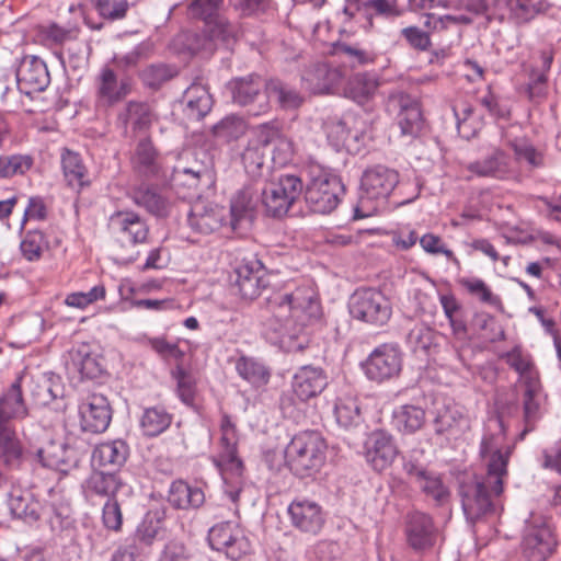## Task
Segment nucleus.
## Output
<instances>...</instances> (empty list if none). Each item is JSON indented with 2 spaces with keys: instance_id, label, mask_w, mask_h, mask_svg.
Masks as SVG:
<instances>
[{
  "instance_id": "nucleus-1",
  "label": "nucleus",
  "mask_w": 561,
  "mask_h": 561,
  "mask_svg": "<svg viewBox=\"0 0 561 561\" xmlns=\"http://www.w3.org/2000/svg\"><path fill=\"white\" fill-rule=\"evenodd\" d=\"M266 301L270 313L263 323L266 340L286 352L302 350L305 329L319 313L314 290L298 286L294 290L274 293Z\"/></svg>"
},
{
  "instance_id": "nucleus-2",
  "label": "nucleus",
  "mask_w": 561,
  "mask_h": 561,
  "mask_svg": "<svg viewBox=\"0 0 561 561\" xmlns=\"http://www.w3.org/2000/svg\"><path fill=\"white\" fill-rule=\"evenodd\" d=\"M327 444L319 432L297 433L285 448V461L298 477H310L318 472L325 461Z\"/></svg>"
},
{
  "instance_id": "nucleus-3",
  "label": "nucleus",
  "mask_w": 561,
  "mask_h": 561,
  "mask_svg": "<svg viewBox=\"0 0 561 561\" xmlns=\"http://www.w3.org/2000/svg\"><path fill=\"white\" fill-rule=\"evenodd\" d=\"M261 203L270 217L285 216L304 190V184L297 175L273 173L271 178L257 181Z\"/></svg>"
},
{
  "instance_id": "nucleus-4",
  "label": "nucleus",
  "mask_w": 561,
  "mask_h": 561,
  "mask_svg": "<svg viewBox=\"0 0 561 561\" xmlns=\"http://www.w3.org/2000/svg\"><path fill=\"white\" fill-rule=\"evenodd\" d=\"M505 479H500V490L495 489L494 479H490L488 472L460 484L459 495L467 520L476 523L495 512V500L503 492Z\"/></svg>"
},
{
  "instance_id": "nucleus-5",
  "label": "nucleus",
  "mask_w": 561,
  "mask_h": 561,
  "mask_svg": "<svg viewBox=\"0 0 561 561\" xmlns=\"http://www.w3.org/2000/svg\"><path fill=\"white\" fill-rule=\"evenodd\" d=\"M480 457L490 479H494L495 489L500 490V479L507 478L510 448L505 445V426L501 416L489 419L480 444Z\"/></svg>"
},
{
  "instance_id": "nucleus-6",
  "label": "nucleus",
  "mask_w": 561,
  "mask_h": 561,
  "mask_svg": "<svg viewBox=\"0 0 561 561\" xmlns=\"http://www.w3.org/2000/svg\"><path fill=\"white\" fill-rule=\"evenodd\" d=\"M344 192L345 186L337 175L321 168H312L305 199L313 213L330 214L340 204Z\"/></svg>"
},
{
  "instance_id": "nucleus-7",
  "label": "nucleus",
  "mask_w": 561,
  "mask_h": 561,
  "mask_svg": "<svg viewBox=\"0 0 561 561\" xmlns=\"http://www.w3.org/2000/svg\"><path fill=\"white\" fill-rule=\"evenodd\" d=\"M240 34V26L237 22L229 21L221 12L207 22L203 34L190 33L186 34V39L190 42L187 48L191 53L197 54L201 51L213 53L217 44H226L234 42Z\"/></svg>"
},
{
  "instance_id": "nucleus-8",
  "label": "nucleus",
  "mask_w": 561,
  "mask_h": 561,
  "mask_svg": "<svg viewBox=\"0 0 561 561\" xmlns=\"http://www.w3.org/2000/svg\"><path fill=\"white\" fill-rule=\"evenodd\" d=\"M232 100L236 104L247 107L252 116L267 113L270 110L267 81L259 75L234 78L229 82Z\"/></svg>"
},
{
  "instance_id": "nucleus-9",
  "label": "nucleus",
  "mask_w": 561,
  "mask_h": 561,
  "mask_svg": "<svg viewBox=\"0 0 561 561\" xmlns=\"http://www.w3.org/2000/svg\"><path fill=\"white\" fill-rule=\"evenodd\" d=\"M350 313L364 322L382 325L391 317V306L381 291L362 288L351 296Z\"/></svg>"
},
{
  "instance_id": "nucleus-10",
  "label": "nucleus",
  "mask_w": 561,
  "mask_h": 561,
  "mask_svg": "<svg viewBox=\"0 0 561 561\" xmlns=\"http://www.w3.org/2000/svg\"><path fill=\"white\" fill-rule=\"evenodd\" d=\"M208 542L214 550L224 552L232 561L240 560L251 549L248 538L234 522L214 525L208 531Z\"/></svg>"
},
{
  "instance_id": "nucleus-11",
  "label": "nucleus",
  "mask_w": 561,
  "mask_h": 561,
  "mask_svg": "<svg viewBox=\"0 0 561 561\" xmlns=\"http://www.w3.org/2000/svg\"><path fill=\"white\" fill-rule=\"evenodd\" d=\"M399 181V173L393 169L381 164L368 168L360 180V205L364 206L367 201H387Z\"/></svg>"
},
{
  "instance_id": "nucleus-12",
  "label": "nucleus",
  "mask_w": 561,
  "mask_h": 561,
  "mask_svg": "<svg viewBox=\"0 0 561 561\" xmlns=\"http://www.w3.org/2000/svg\"><path fill=\"white\" fill-rule=\"evenodd\" d=\"M80 427L88 433H103L112 421V408L101 393H89L78 405Z\"/></svg>"
},
{
  "instance_id": "nucleus-13",
  "label": "nucleus",
  "mask_w": 561,
  "mask_h": 561,
  "mask_svg": "<svg viewBox=\"0 0 561 561\" xmlns=\"http://www.w3.org/2000/svg\"><path fill=\"white\" fill-rule=\"evenodd\" d=\"M401 367L399 348L393 344H382L370 353L364 364V371L368 379L381 382L398 376Z\"/></svg>"
},
{
  "instance_id": "nucleus-14",
  "label": "nucleus",
  "mask_w": 561,
  "mask_h": 561,
  "mask_svg": "<svg viewBox=\"0 0 561 561\" xmlns=\"http://www.w3.org/2000/svg\"><path fill=\"white\" fill-rule=\"evenodd\" d=\"M16 83L20 92L25 95L45 91L50 83V76L44 60L36 56L23 57L16 69Z\"/></svg>"
},
{
  "instance_id": "nucleus-15",
  "label": "nucleus",
  "mask_w": 561,
  "mask_h": 561,
  "mask_svg": "<svg viewBox=\"0 0 561 561\" xmlns=\"http://www.w3.org/2000/svg\"><path fill=\"white\" fill-rule=\"evenodd\" d=\"M288 515L293 527L304 534L318 535L325 523L322 507L307 499L293 501L288 506Z\"/></svg>"
},
{
  "instance_id": "nucleus-16",
  "label": "nucleus",
  "mask_w": 561,
  "mask_h": 561,
  "mask_svg": "<svg viewBox=\"0 0 561 561\" xmlns=\"http://www.w3.org/2000/svg\"><path fill=\"white\" fill-rule=\"evenodd\" d=\"M259 185H245L239 190L230 202L229 225L233 231L247 229L255 216L259 202Z\"/></svg>"
},
{
  "instance_id": "nucleus-17",
  "label": "nucleus",
  "mask_w": 561,
  "mask_h": 561,
  "mask_svg": "<svg viewBox=\"0 0 561 561\" xmlns=\"http://www.w3.org/2000/svg\"><path fill=\"white\" fill-rule=\"evenodd\" d=\"M557 546L552 530L545 524L528 525L524 531L522 549L528 561H546Z\"/></svg>"
},
{
  "instance_id": "nucleus-18",
  "label": "nucleus",
  "mask_w": 561,
  "mask_h": 561,
  "mask_svg": "<svg viewBox=\"0 0 561 561\" xmlns=\"http://www.w3.org/2000/svg\"><path fill=\"white\" fill-rule=\"evenodd\" d=\"M398 447L393 437L383 432H373L365 442L366 461L376 471L388 469L398 456Z\"/></svg>"
},
{
  "instance_id": "nucleus-19",
  "label": "nucleus",
  "mask_w": 561,
  "mask_h": 561,
  "mask_svg": "<svg viewBox=\"0 0 561 561\" xmlns=\"http://www.w3.org/2000/svg\"><path fill=\"white\" fill-rule=\"evenodd\" d=\"M108 227L122 242L133 244L145 242L149 231L146 221L133 210H118L112 214Z\"/></svg>"
},
{
  "instance_id": "nucleus-20",
  "label": "nucleus",
  "mask_w": 561,
  "mask_h": 561,
  "mask_svg": "<svg viewBox=\"0 0 561 561\" xmlns=\"http://www.w3.org/2000/svg\"><path fill=\"white\" fill-rule=\"evenodd\" d=\"M228 218V210L213 203L196 202L187 217L188 226L197 233L209 234L221 228Z\"/></svg>"
},
{
  "instance_id": "nucleus-21",
  "label": "nucleus",
  "mask_w": 561,
  "mask_h": 561,
  "mask_svg": "<svg viewBox=\"0 0 561 561\" xmlns=\"http://www.w3.org/2000/svg\"><path fill=\"white\" fill-rule=\"evenodd\" d=\"M472 176L503 180L513 172V160L500 148H494L481 159L463 164Z\"/></svg>"
},
{
  "instance_id": "nucleus-22",
  "label": "nucleus",
  "mask_w": 561,
  "mask_h": 561,
  "mask_svg": "<svg viewBox=\"0 0 561 561\" xmlns=\"http://www.w3.org/2000/svg\"><path fill=\"white\" fill-rule=\"evenodd\" d=\"M405 535L413 550L425 551L435 545L437 531L430 515L414 512L408 516Z\"/></svg>"
},
{
  "instance_id": "nucleus-23",
  "label": "nucleus",
  "mask_w": 561,
  "mask_h": 561,
  "mask_svg": "<svg viewBox=\"0 0 561 561\" xmlns=\"http://www.w3.org/2000/svg\"><path fill=\"white\" fill-rule=\"evenodd\" d=\"M328 386V376L321 367L306 365L294 375L291 388L302 402L319 396Z\"/></svg>"
},
{
  "instance_id": "nucleus-24",
  "label": "nucleus",
  "mask_w": 561,
  "mask_h": 561,
  "mask_svg": "<svg viewBox=\"0 0 561 561\" xmlns=\"http://www.w3.org/2000/svg\"><path fill=\"white\" fill-rule=\"evenodd\" d=\"M68 354L67 368L70 371L90 379L101 376L103 371L102 358L90 344L80 343L75 345Z\"/></svg>"
},
{
  "instance_id": "nucleus-25",
  "label": "nucleus",
  "mask_w": 561,
  "mask_h": 561,
  "mask_svg": "<svg viewBox=\"0 0 561 561\" xmlns=\"http://www.w3.org/2000/svg\"><path fill=\"white\" fill-rule=\"evenodd\" d=\"M260 141L267 148L272 147V161L277 167L287 164L294 153L293 142L287 138L275 123L259 126Z\"/></svg>"
},
{
  "instance_id": "nucleus-26",
  "label": "nucleus",
  "mask_w": 561,
  "mask_h": 561,
  "mask_svg": "<svg viewBox=\"0 0 561 561\" xmlns=\"http://www.w3.org/2000/svg\"><path fill=\"white\" fill-rule=\"evenodd\" d=\"M37 457L44 467L61 473L69 472L78 463L76 451L61 442H49L38 449Z\"/></svg>"
},
{
  "instance_id": "nucleus-27",
  "label": "nucleus",
  "mask_w": 561,
  "mask_h": 561,
  "mask_svg": "<svg viewBox=\"0 0 561 561\" xmlns=\"http://www.w3.org/2000/svg\"><path fill=\"white\" fill-rule=\"evenodd\" d=\"M436 435L450 434L469 427V420L461 407L451 401L437 404L433 419Z\"/></svg>"
},
{
  "instance_id": "nucleus-28",
  "label": "nucleus",
  "mask_w": 561,
  "mask_h": 561,
  "mask_svg": "<svg viewBox=\"0 0 561 561\" xmlns=\"http://www.w3.org/2000/svg\"><path fill=\"white\" fill-rule=\"evenodd\" d=\"M183 113L190 121H201L213 107V98L208 89L197 82H193L182 96Z\"/></svg>"
},
{
  "instance_id": "nucleus-29",
  "label": "nucleus",
  "mask_w": 561,
  "mask_h": 561,
  "mask_svg": "<svg viewBox=\"0 0 561 561\" xmlns=\"http://www.w3.org/2000/svg\"><path fill=\"white\" fill-rule=\"evenodd\" d=\"M342 75L337 68L325 62H318L309 67L302 80L312 93H329L341 81Z\"/></svg>"
},
{
  "instance_id": "nucleus-30",
  "label": "nucleus",
  "mask_w": 561,
  "mask_h": 561,
  "mask_svg": "<svg viewBox=\"0 0 561 561\" xmlns=\"http://www.w3.org/2000/svg\"><path fill=\"white\" fill-rule=\"evenodd\" d=\"M129 455V447L123 439H114L99 444L92 453L94 465L116 469L122 467Z\"/></svg>"
},
{
  "instance_id": "nucleus-31",
  "label": "nucleus",
  "mask_w": 561,
  "mask_h": 561,
  "mask_svg": "<svg viewBox=\"0 0 561 561\" xmlns=\"http://www.w3.org/2000/svg\"><path fill=\"white\" fill-rule=\"evenodd\" d=\"M23 376H18L8 391L0 397V424L10 425V420L22 419L26 416L22 385Z\"/></svg>"
},
{
  "instance_id": "nucleus-32",
  "label": "nucleus",
  "mask_w": 561,
  "mask_h": 561,
  "mask_svg": "<svg viewBox=\"0 0 561 561\" xmlns=\"http://www.w3.org/2000/svg\"><path fill=\"white\" fill-rule=\"evenodd\" d=\"M400 106L398 124L403 136L414 138L423 128V118L419 103L408 94L400 93L397 98Z\"/></svg>"
},
{
  "instance_id": "nucleus-33",
  "label": "nucleus",
  "mask_w": 561,
  "mask_h": 561,
  "mask_svg": "<svg viewBox=\"0 0 561 561\" xmlns=\"http://www.w3.org/2000/svg\"><path fill=\"white\" fill-rule=\"evenodd\" d=\"M221 451L215 459V463L221 472L224 480L229 476L240 477L243 472L242 461L237 456V443L234 434H222L220 438Z\"/></svg>"
},
{
  "instance_id": "nucleus-34",
  "label": "nucleus",
  "mask_w": 561,
  "mask_h": 561,
  "mask_svg": "<svg viewBox=\"0 0 561 561\" xmlns=\"http://www.w3.org/2000/svg\"><path fill=\"white\" fill-rule=\"evenodd\" d=\"M128 93L126 80L117 81L116 75L110 68H103L98 79V101L102 105H112Z\"/></svg>"
},
{
  "instance_id": "nucleus-35",
  "label": "nucleus",
  "mask_w": 561,
  "mask_h": 561,
  "mask_svg": "<svg viewBox=\"0 0 561 561\" xmlns=\"http://www.w3.org/2000/svg\"><path fill=\"white\" fill-rule=\"evenodd\" d=\"M61 167L64 176L72 188L81 190L90 184L88 169L78 152L62 149Z\"/></svg>"
},
{
  "instance_id": "nucleus-36",
  "label": "nucleus",
  "mask_w": 561,
  "mask_h": 561,
  "mask_svg": "<svg viewBox=\"0 0 561 561\" xmlns=\"http://www.w3.org/2000/svg\"><path fill=\"white\" fill-rule=\"evenodd\" d=\"M379 85V77L376 73L358 72L348 80L345 94L358 104H364L374 96Z\"/></svg>"
},
{
  "instance_id": "nucleus-37",
  "label": "nucleus",
  "mask_w": 561,
  "mask_h": 561,
  "mask_svg": "<svg viewBox=\"0 0 561 561\" xmlns=\"http://www.w3.org/2000/svg\"><path fill=\"white\" fill-rule=\"evenodd\" d=\"M169 502L172 506L181 510L198 508L205 502V494L201 488L179 480L171 484Z\"/></svg>"
},
{
  "instance_id": "nucleus-38",
  "label": "nucleus",
  "mask_w": 561,
  "mask_h": 561,
  "mask_svg": "<svg viewBox=\"0 0 561 561\" xmlns=\"http://www.w3.org/2000/svg\"><path fill=\"white\" fill-rule=\"evenodd\" d=\"M394 427L402 434L411 435L420 431L426 421L425 411L414 404H403L393 410Z\"/></svg>"
},
{
  "instance_id": "nucleus-39",
  "label": "nucleus",
  "mask_w": 561,
  "mask_h": 561,
  "mask_svg": "<svg viewBox=\"0 0 561 561\" xmlns=\"http://www.w3.org/2000/svg\"><path fill=\"white\" fill-rule=\"evenodd\" d=\"M265 150L266 147L262 141H260V130L257 126L254 131V137L249 140V144L242 153V162L245 172L249 175L264 179V170H268V168L264 167Z\"/></svg>"
},
{
  "instance_id": "nucleus-40",
  "label": "nucleus",
  "mask_w": 561,
  "mask_h": 561,
  "mask_svg": "<svg viewBox=\"0 0 561 561\" xmlns=\"http://www.w3.org/2000/svg\"><path fill=\"white\" fill-rule=\"evenodd\" d=\"M417 486L425 495L426 500L434 506L444 507L449 505L451 491L440 474L431 471Z\"/></svg>"
},
{
  "instance_id": "nucleus-41",
  "label": "nucleus",
  "mask_w": 561,
  "mask_h": 561,
  "mask_svg": "<svg viewBox=\"0 0 561 561\" xmlns=\"http://www.w3.org/2000/svg\"><path fill=\"white\" fill-rule=\"evenodd\" d=\"M131 163L134 169L144 176L150 178L158 174L160 162L158 153L149 139L145 138L138 142Z\"/></svg>"
},
{
  "instance_id": "nucleus-42",
  "label": "nucleus",
  "mask_w": 561,
  "mask_h": 561,
  "mask_svg": "<svg viewBox=\"0 0 561 561\" xmlns=\"http://www.w3.org/2000/svg\"><path fill=\"white\" fill-rule=\"evenodd\" d=\"M501 357L519 375L525 386L539 381L530 354L525 352L520 346L513 347Z\"/></svg>"
},
{
  "instance_id": "nucleus-43",
  "label": "nucleus",
  "mask_w": 561,
  "mask_h": 561,
  "mask_svg": "<svg viewBox=\"0 0 561 561\" xmlns=\"http://www.w3.org/2000/svg\"><path fill=\"white\" fill-rule=\"evenodd\" d=\"M122 484V480L113 472L93 471L84 482V490L88 495L114 499Z\"/></svg>"
},
{
  "instance_id": "nucleus-44",
  "label": "nucleus",
  "mask_w": 561,
  "mask_h": 561,
  "mask_svg": "<svg viewBox=\"0 0 561 561\" xmlns=\"http://www.w3.org/2000/svg\"><path fill=\"white\" fill-rule=\"evenodd\" d=\"M268 102L275 101L283 110H296L304 103V96L291 85L278 80L267 81Z\"/></svg>"
},
{
  "instance_id": "nucleus-45",
  "label": "nucleus",
  "mask_w": 561,
  "mask_h": 561,
  "mask_svg": "<svg viewBox=\"0 0 561 561\" xmlns=\"http://www.w3.org/2000/svg\"><path fill=\"white\" fill-rule=\"evenodd\" d=\"M133 199L154 216L165 217L170 213V202L152 187L141 186L135 190Z\"/></svg>"
},
{
  "instance_id": "nucleus-46",
  "label": "nucleus",
  "mask_w": 561,
  "mask_h": 561,
  "mask_svg": "<svg viewBox=\"0 0 561 561\" xmlns=\"http://www.w3.org/2000/svg\"><path fill=\"white\" fill-rule=\"evenodd\" d=\"M539 393V381L526 385L523 402L525 428L520 433V439H523L528 432H531L535 428V424L541 416Z\"/></svg>"
},
{
  "instance_id": "nucleus-47",
  "label": "nucleus",
  "mask_w": 561,
  "mask_h": 561,
  "mask_svg": "<svg viewBox=\"0 0 561 561\" xmlns=\"http://www.w3.org/2000/svg\"><path fill=\"white\" fill-rule=\"evenodd\" d=\"M198 169H188L185 160H178L173 167L171 184L173 187L194 190L201 179L208 174V167L196 165Z\"/></svg>"
},
{
  "instance_id": "nucleus-48",
  "label": "nucleus",
  "mask_w": 561,
  "mask_h": 561,
  "mask_svg": "<svg viewBox=\"0 0 561 561\" xmlns=\"http://www.w3.org/2000/svg\"><path fill=\"white\" fill-rule=\"evenodd\" d=\"M172 416L164 408L152 407L144 411L140 426L145 435L157 436L163 433L171 424Z\"/></svg>"
},
{
  "instance_id": "nucleus-49",
  "label": "nucleus",
  "mask_w": 561,
  "mask_h": 561,
  "mask_svg": "<svg viewBox=\"0 0 561 561\" xmlns=\"http://www.w3.org/2000/svg\"><path fill=\"white\" fill-rule=\"evenodd\" d=\"M125 128L131 126L133 130L147 129L151 123L149 106L142 102L130 101L118 115Z\"/></svg>"
},
{
  "instance_id": "nucleus-50",
  "label": "nucleus",
  "mask_w": 561,
  "mask_h": 561,
  "mask_svg": "<svg viewBox=\"0 0 561 561\" xmlns=\"http://www.w3.org/2000/svg\"><path fill=\"white\" fill-rule=\"evenodd\" d=\"M9 505L13 516L27 523L35 522L41 516V503L30 493L12 495Z\"/></svg>"
},
{
  "instance_id": "nucleus-51",
  "label": "nucleus",
  "mask_w": 561,
  "mask_h": 561,
  "mask_svg": "<svg viewBox=\"0 0 561 561\" xmlns=\"http://www.w3.org/2000/svg\"><path fill=\"white\" fill-rule=\"evenodd\" d=\"M236 369L241 378L254 386L265 385L270 379V373L265 366L251 357L239 358Z\"/></svg>"
},
{
  "instance_id": "nucleus-52",
  "label": "nucleus",
  "mask_w": 561,
  "mask_h": 561,
  "mask_svg": "<svg viewBox=\"0 0 561 561\" xmlns=\"http://www.w3.org/2000/svg\"><path fill=\"white\" fill-rule=\"evenodd\" d=\"M336 422L345 428L360 422V409L357 400L352 397L340 398L334 407Z\"/></svg>"
},
{
  "instance_id": "nucleus-53",
  "label": "nucleus",
  "mask_w": 561,
  "mask_h": 561,
  "mask_svg": "<svg viewBox=\"0 0 561 561\" xmlns=\"http://www.w3.org/2000/svg\"><path fill=\"white\" fill-rule=\"evenodd\" d=\"M247 131L244 119L237 115H228L213 127L215 137L225 141L239 139Z\"/></svg>"
},
{
  "instance_id": "nucleus-54",
  "label": "nucleus",
  "mask_w": 561,
  "mask_h": 561,
  "mask_svg": "<svg viewBox=\"0 0 561 561\" xmlns=\"http://www.w3.org/2000/svg\"><path fill=\"white\" fill-rule=\"evenodd\" d=\"M161 529V519L158 513H148L137 526L133 536V541L129 545L144 543L150 546L156 539L159 530Z\"/></svg>"
},
{
  "instance_id": "nucleus-55",
  "label": "nucleus",
  "mask_w": 561,
  "mask_h": 561,
  "mask_svg": "<svg viewBox=\"0 0 561 561\" xmlns=\"http://www.w3.org/2000/svg\"><path fill=\"white\" fill-rule=\"evenodd\" d=\"M33 165V159L27 154H11L0 157V178L7 179L26 173Z\"/></svg>"
},
{
  "instance_id": "nucleus-56",
  "label": "nucleus",
  "mask_w": 561,
  "mask_h": 561,
  "mask_svg": "<svg viewBox=\"0 0 561 561\" xmlns=\"http://www.w3.org/2000/svg\"><path fill=\"white\" fill-rule=\"evenodd\" d=\"M356 123L357 118L352 115L344 116L342 119L331 121L325 125L328 139L335 148H344L350 129Z\"/></svg>"
},
{
  "instance_id": "nucleus-57",
  "label": "nucleus",
  "mask_w": 561,
  "mask_h": 561,
  "mask_svg": "<svg viewBox=\"0 0 561 561\" xmlns=\"http://www.w3.org/2000/svg\"><path fill=\"white\" fill-rule=\"evenodd\" d=\"M435 333L424 323L415 324L407 336V343L414 352H427L434 344Z\"/></svg>"
},
{
  "instance_id": "nucleus-58",
  "label": "nucleus",
  "mask_w": 561,
  "mask_h": 561,
  "mask_svg": "<svg viewBox=\"0 0 561 561\" xmlns=\"http://www.w3.org/2000/svg\"><path fill=\"white\" fill-rule=\"evenodd\" d=\"M136 0H92V4L99 14L108 20H118L126 15L129 5Z\"/></svg>"
},
{
  "instance_id": "nucleus-59",
  "label": "nucleus",
  "mask_w": 561,
  "mask_h": 561,
  "mask_svg": "<svg viewBox=\"0 0 561 561\" xmlns=\"http://www.w3.org/2000/svg\"><path fill=\"white\" fill-rule=\"evenodd\" d=\"M178 75L175 67L163 64L150 65L142 71L144 82L151 88H159Z\"/></svg>"
},
{
  "instance_id": "nucleus-60",
  "label": "nucleus",
  "mask_w": 561,
  "mask_h": 561,
  "mask_svg": "<svg viewBox=\"0 0 561 561\" xmlns=\"http://www.w3.org/2000/svg\"><path fill=\"white\" fill-rule=\"evenodd\" d=\"M106 290L103 285H96L89 291H76L67 295L65 304L72 308L85 309L98 300L105 298Z\"/></svg>"
},
{
  "instance_id": "nucleus-61",
  "label": "nucleus",
  "mask_w": 561,
  "mask_h": 561,
  "mask_svg": "<svg viewBox=\"0 0 561 561\" xmlns=\"http://www.w3.org/2000/svg\"><path fill=\"white\" fill-rule=\"evenodd\" d=\"M47 247L44 233L39 230L28 231L21 242L23 256L28 261H35L41 257L43 250Z\"/></svg>"
},
{
  "instance_id": "nucleus-62",
  "label": "nucleus",
  "mask_w": 561,
  "mask_h": 561,
  "mask_svg": "<svg viewBox=\"0 0 561 561\" xmlns=\"http://www.w3.org/2000/svg\"><path fill=\"white\" fill-rule=\"evenodd\" d=\"M173 377L176 380V391L179 398L184 404L192 407L194 404L196 394L194 378L181 367H178L173 371Z\"/></svg>"
},
{
  "instance_id": "nucleus-63",
  "label": "nucleus",
  "mask_w": 561,
  "mask_h": 561,
  "mask_svg": "<svg viewBox=\"0 0 561 561\" xmlns=\"http://www.w3.org/2000/svg\"><path fill=\"white\" fill-rule=\"evenodd\" d=\"M420 244L426 253L433 255L443 254L454 265L460 266L459 260L456 257L454 252L447 248V245L445 244L440 237L434 233H425L420 238Z\"/></svg>"
},
{
  "instance_id": "nucleus-64",
  "label": "nucleus",
  "mask_w": 561,
  "mask_h": 561,
  "mask_svg": "<svg viewBox=\"0 0 561 561\" xmlns=\"http://www.w3.org/2000/svg\"><path fill=\"white\" fill-rule=\"evenodd\" d=\"M224 0H192L188 5V12L193 18L207 22L220 13Z\"/></svg>"
}]
</instances>
